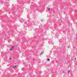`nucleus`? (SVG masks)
<instances>
[{
	"instance_id": "1",
	"label": "nucleus",
	"mask_w": 77,
	"mask_h": 77,
	"mask_svg": "<svg viewBox=\"0 0 77 77\" xmlns=\"http://www.w3.org/2000/svg\"><path fill=\"white\" fill-rule=\"evenodd\" d=\"M14 46H12L11 47V49H10V50L11 51H12V50H13V49H14Z\"/></svg>"
},
{
	"instance_id": "2",
	"label": "nucleus",
	"mask_w": 77,
	"mask_h": 77,
	"mask_svg": "<svg viewBox=\"0 0 77 77\" xmlns=\"http://www.w3.org/2000/svg\"><path fill=\"white\" fill-rule=\"evenodd\" d=\"M17 66H18V65H17ZM13 68H14V69H15V68H17V66H13L12 67Z\"/></svg>"
},
{
	"instance_id": "3",
	"label": "nucleus",
	"mask_w": 77,
	"mask_h": 77,
	"mask_svg": "<svg viewBox=\"0 0 77 77\" xmlns=\"http://www.w3.org/2000/svg\"><path fill=\"white\" fill-rule=\"evenodd\" d=\"M47 60H48V61H50V59L49 58Z\"/></svg>"
},
{
	"instance_id": "4",
	"label": "nucleus",
	"mask_w": 77,
	"mask_h": 77,
	"mask_svg": "<svg viewBox=\"0 0 77 77\" xmlns=\"http://www.w3.org/2000/svg\"><path fill=\"white\" fill-rule=\"evenodd\" d=\"M50 8H49L48 9V11H50Z\"/></svg>"
},
{
	"instance_id": "5",
	"label": "nucleus",
	"mask_w": 77,
	"mask_h": 77,
	"mask_svg": "<svg viewBox=\"0 0 77 77\" xmlns=\"http://www.w3.org/2000/svg\"><path fill=\"white\" fill-rule=\"evenodd\" d=\"M12 59V58L11 57H10L9 58V59L10 60H11V59Z\"/></svg>"
},
{
	"instance_id": "6",
	"label": "nucleus",
	"mask_w": 77,
	"mask_h": 77,
	"mask_svg": "<svg viewBox=\"0 0 77 77\" xmlns=\"http://www.w3.org/2000/svg\"><path fill=\"white\" fill-rule=\"evenodd\" d=\"M75 60H76V58H75Z\"/></svg>"
},
{
	"instance_id": "7",
	"label": "nucleus",
	"mask_w": 77,
	"mask_h": 77,
	"mask_svg": "<svg viewBox=\"0 0 77 77\" xmlns=\"http://www.w3.org/2000/svg\"><path fill=\"white\" fill-rule=\"evenodd\" d=\"M69 46L68 47V48H69Z\"/></svg>"
},
{
	"instance_id": "8",
	"label": "nucleus",
	"mask_w": 77,
	"mask_h": 77,
	"mask_svg": "<svg viewBox=\"0 0 77 77\" xmlns=\"http://www.w3.org/2000/svg\"><path fill=\"white\" fill-rule=\"evenodd\" d=\"M69 72H70V71H69Z\"/></svg>"
}]
</instances>
